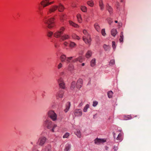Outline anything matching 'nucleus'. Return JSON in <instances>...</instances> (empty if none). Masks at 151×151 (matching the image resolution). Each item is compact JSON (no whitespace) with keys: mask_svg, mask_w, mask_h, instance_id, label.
I'll list each match as a JSON object with an SVG mask.
<instances>
[{"mask_svg":"<svg viewBox=\"0 0 151 151\" xmlns=\"http://www.w3.org/2000/svg\"><path fill=\"white\" fill-rule=\"evenodd\" d=\"M47 18L46 16L45 17V20L44 21V23L47 25L48 28H51L55 26V23L53 21L54 19V18H51L47 19Z\"/></svg>","mask_w":151,"mask_h":151,"instance_id":"nucleus-1","label":"nucleus"},{"mask_svg":"<svg viewBox=\"0 0 151 151\" xmlns=\"http://www.w3.org/2000/svg\"><path fill=\"white\" fill-rule=\"evenodd\" d=\"M83 33L85 35L83 37V40L86 43L90 45L91 41L90 36L88 34L87 31L85 29L83 30Z\"/></svg>","mask_w":151,"mask_h":151,"instance_id":"nucleus-2","label":"nucleus"},{"mask_svg":"<svg viewBox=\"0 0 151 151\" xmlns=\"http://www.w3.org/2000/svg\"><path fill=\"white\" fill-rule=\"evenodd\" d=\"M65 29V28L63 27H61L59 30L56 31L54 34V36L56 38L60 37L63 34V31Z\"/></svg>","mask_w":151,"mask_h":151,"instance_id":"nucleus-3","label":"nucleus"},{"mask_svg":"<svg viewBox=\"0 0 151 151\" xmlns=\"http://www.w3.org/2000/svg\"><path fill=\"white\" fill-rule=\"evenodd\" d=\"M47 140L46 138L44 136H42L39 138L37 144L40 146H43Z\"/></svg>","mask_w":151,"mask_h":151,"instance_id":"nucleus-4","label":"nucleus"},{"mask_svg":"<svg viewBox=\"0 0 151 151\" xmlns=\"http://www.w3.org/2000/svg\"><path fill=\"white\" fill-rule=\"evenodd\" d=\"M48 115L53 121H55L56 120L57 115L53 111H49L48 112Z\"/></svg>","mask_w":151,"mask_h":151,"instance_id":"nucleus-5","label":"nucleus"},{"mask_svg":"<svg viewBox=\"0 0 151 151\" xmlns=\"http://www.w3.org/2000/svg\"><path fill=\"white\" fill-rule=\"evenodd\" d=\"M64 91L63 90H61L58 91L56 94V97L57 99H61L63 97Z\"/></svg>","mask_w":151,"mask_h":151,"instance_id":"nucleus-6","label":"nucleus"},{"mask_svg":"<svg viewBox=\"0 0 151 151\" xmlns=\"http://www.w3.org/2000/svg\"><path fill=\"white\" fill-rule=\"evenodd\" d=\"M44 124L48 129H52V125L51 121L46 119L44 122Z\"/></svg>","mask_w":151,"mask_h":151,"instance_id":"nucleus-7","label":"nucleus"},{"mask_svg":"<svg viewBox=\"0 0 151 151\" xmlns=\"http://www.w3.org/2000/svg\"><path fill=\"white\" fill-rule=\"evenodd\" d=\"M73 112L75 116H81L82 115V111L80 109H76Z\"/></svg>","mask_w":151,"mask_h":151,"instance_id":"nucleus-8","label":"nucleus"},{"mask_svg":"<svg viewBox=\"0 0 151 151\" xmlns=\"http://www.w3.org/2000/svg\"><path fill=\"white\" fill-rule=\"evenodd\" d=\"M58 81L60 87L63 89L65 88V83L63 81V79L60 78L58 80Z\"/></svg>","mask_w":151,"mask_h":151,"instance_id":"nucleus-9","label":"nucleus"},{"mask_svg":"<svg viewBox=\"0 0 151 151\" xmlns=\"http://www.w3.org/2000/svg\"><path fill=\"white\" fill-rule=\"evenodd\" d=\"M58 8V6L54 5L52 6L49 9L47 12V14H49L52 12H55Z\"/></svg>","mask_w":151,"mask_h":151,"instance_id":"nucleus-10","label":"nucleus"},{"mask_svg":"<svg viewBox=\"0 0 151 151\" xmlns=\"http://www.w3.org/2000/svg\"><path fill=\"white\" fill-rule=\"evenodd\" d=\"M83 80L82 79H79L77 81L76 83V88L78 89H80L82 85Z\"/></svg>","mask_w":151,"mask_h":151,"instance_id":"nucleus-11","label":"nucleus"},{"mask_svg":"<svg viewBox=\"0 0 151 151\" xmlns=\"http://www.w3.org/2000/svg\"><path fill=\"white\" fill-rule=\"evenodd\" d=\"M106 142V140L104 139L96 138L94 140L95 143L98 144L101 143H103Z\"/></svg>","mask_w":151,"mask_h":151,"instance_id":"nucleus-12","label":"nucleus"},{"mask_svg":"<svg viewBox=\"0 0 151 151\" xmlns=\"http://www.w3.org/2000/svg\"><path fill=\"white\" fill-rule=\"evenodd\" d=\"M49 0H43L41 2L40 4L43 7H45L49 5Z\"/></svg>","mask_w":151,"mask_h":151,"instance_id":"nucleus-13","label":"nucleus"},{"mask_svg":"<svg viewBox=\"0 0 151 151\" xmlns=\"http://www.w3.org/2000/svg\"><path fill=\"white\" fill-rule=\"evenodd\" d=\"M70 106V102H68L66 104L65 108L64 110L65 112L66 113L69 110Z\"/></svg>","mask_w":151,"mask_h":151,"instance_id":"nucleus-14","label":"nucleus"},{"mask_svg":"<svg viewBox=\"0 0 151 151\" xmlns=\"http://www.w3.org/2000/svg\"><path fill=\"white\" fill-rule=\"evenodd\" d=\"M51 146L50 144H48L45 147V151H51Z\"/></svg>","mask_w":151,"mask_h":151,"instance_id":"nucleus-15","label":"nucleus"},{"mask_svg":"<svg viewBox=\"0 0 151 151\" xmlns=\"http://www.w3.org/2000/svg\"><path fill=\"white\" fill-rule=\"evenodd\" d=\"M106 9L110 14H111L112 13L113 9L111 7L107 4L106 6Z\"/></svg>","mask_w":151,"mask_h":151,"instance_id":"nucleus-16","label":"nucleus"},{"mask_svg":"<svg viewBox=\"0 0 151 151\" xmlns=\"http://www.w3.org/2000/svg\"><path fill=\"white\" fill-rule=\"evenodd\" d=\"M69 36L68 35L64 34L63 35L61 36L60 39L63 41L69 39Z\"/></svg>","mask_w":151,"mask_h":151,"instance_id":"nucleus-17","label":"nucleus"},{"mask_svg":"<svg viewBox=\"0 0 151 151\" xmlns=\"http://www.w3.org/2000/svg\"><path fill=\"white\" fill-rule=\"evenodd\" d=\"M58 6V8L59 12H61L63 11L64 9V8L62 4H60Z\"/></svg>","mask_w":151,"mask_h":151,"instance_id":"nucleus-18","label":"nucleus"},{"mask_svg":"<svg viewBox=\"0 0 151 151\" xmlns=\"http://www.w3.org/2000/svg\"><path fill=\"white\" fill-rule=\"evenodd\" d=\"M71 147V144L69 143L65 145V147L64 151H69Z\"/></svg>","mask_w":151,"mask_h":151,"instance_id":"nucleus-19","label":"nucleus"},{"mask_svg":"<svg viewBox=\"0 0 151 151\" xmlns=\"http://www.w3.org/2000/svg\"><path fill=\"white\" fill-rule=\"evenodd\" d=\"M103 47L106 51H109L110 49V47L109 45H107L106 44H104L103 45Z\"/></svg>","mask_w":151,"mask_h":151,"instance_id":"nucleus-20","label":"nucleus"},{"mask_svg":"<svg viewBox=\"0 0 151 151\" xmlns=\"http://www.w3.org/2000/svg\"><path fill=\"white\" fill-rule=\"evenodd\" d=\"M69 22L70 25L73 27H79L77 24L74 23V22L72 21H69Z\"/></svg>","mask_w":151,"mask_h":151,"instance_id":"nucleus-21","label":"nucleus"},{"mask_svg":"<svg viewBox=\"0 0 151 151\" xmlns=\"http://www.w3.org/2000/svg\"><path fill=\"white\" fill-rule=\"evenodd\" d=\"M111 35L113 36H115L117 33V32L116 29H113L111 31Z\"/></svg>","mask_w":151,"mask_h":151,"instance_id":"nucleus-22","label":"nucleus"},{"mask_svg":"<svg viewBox=\"0 0 151 151\" xmlns=\"http://www.w3.org/2000/svg\"><path fill=\"white\" fill-rule=\"evenodd\" d=\"M99 6L100 7L101 9L103 10L104 9V4L102 0H100L99 1Z\"/></svg>","mask_w":151,"mask_h":151,"instance_id":"nucleus-23","label":"nucleus"},{"mask_svg":"<svg viewBox=\"0 0 151 151\" xmlns=\"http://www.w3.org/2000/svg\"><path fill=\"white\" fill-rule=\"evenodd\" d=\"M92 54V52L90 50H88L86 54V57L88 58H89L91 56Z\"/></svg>","mask_w":151,"mask_h":151,"instance_id":"nucleus-24","label":"nucleus"},{"mask_svg":"<svg viewBox=\"0 0 151 151\" xmlns=\"http://www.w3.org/2000/svg\"><path fill=\"white\" fill-rule=\"evenodd\" d=\"M66 57L65 55H63L61 56L60 58L61 62H63L65 61L66 60Z\"/></svg>","mask_w":151,"mask_h":151,"instance_id":"nucleus-25","label":"nucleus"},{"mask_svg":"<svg viewBox=\"0 0 151 151\" xmlns=\"http://www.w3.org/2000/svg\"><path fill=\"white\" fill-rule=\"evenodd\" d=\"M96 64V59L93 58L91 61V65L92 67H93L95 66Z\"/></svg>","mask_w":151,"mask_h":151,"instance_id":"nucleus-26","label":"nucleus"},{"mask_svg":"<svg viewBox=\"0 0 151 151\" xmlns=\"http://www.w3.org/2000/svg\"><path fill=\"white\" fill-rule=\"evenodd\" d=\"M94 27L95 29L97 31H99L100 30V27L99 24L96 23L94 24Z\"/></svg>","mask_w":151,"mask_h":151,"instance_id":"nucleus-27","label":"nucleus"},{"mask_svg":"<svg viewBox=\"0 0 151 151\" xmlns=\"http://www.w3.org/2000/svg\"><path fill=\"white\" fill-rule=\"evenodd\" d=\"M132 117L131 115H125L124 116V119L127 120L132 119Z\"/></svg>","mask_w":151,"mask_h":151,"instance_id":"nucleus-28","label":"nucleus"},{"mask_svg":"<svg viewBox=\"0 0 151 151\" xmlns=\"http://www.w3.org/2000/svg\"><path fill=\"white\" fill-rule=\"evenodd\" d=\"M77 17L78 22L80 23H81L82 22V18L81 15L80 14H78L77 15Z\"/></svg>","mask_w":151,"mask_h":151,"instance_id":"nucleus-29","label":"nucleus"},{"mask_svg":"<svg viewBox=\"0 0 151 151\" xmlns=\"http://www.w3.org/2000/svg\"><path fill=\"white\" fill-rule=\"evenodd\" d=\"M87 4L91 6H93L94 5L93 2L92 1H88L87 2Z\"/></svg>","mask_w":151,"mask_h":151,"instance_id":"nucleus-30","label":"nucleus"},{"mask_svg":"<svg viewBox=\"0 0 151 151\" xmlns=\"http://www.w3.org/2000/svg\"><path fill=\"white\" fill-rule=\"evenodd\" d=\"M89 104H87L84 107L83 111L84 112H86L87 111V109L89 108Z\"/></svg>","mask_w":151,"mask_h":151,"instance_id":"nucleus-31","label":"nucleus"},{"mask_svg":"<svg viewBox=\"0 0 151 151\" xmlns=\"http://www.w3.org/2000/svg\"><path fill=\"white\" fill-rule=\"evenodd\" d=\"M108 97L109 98H111L112 97L113 93L111 91H109L107 93Z\"/></svg>","mask_w":151,"mask_h":151,"instance_id":"nucleus-32","label":"nucleus"},{"mask_svg":"<svg viewBox=\"0 0 151 151\" xmlns=\"http://www.w3.org/2000/svg\"><path fill=\"white\" fill-rule=\"evenodd\" d=\"M76 134L78 137L80 138L81 137V134L80 130H77Z\"/></svg>","mask_w":151,"mask_h":151,"instance_id":"nucleus-33","label":"nucleus"},{"mask_svg":"<svg viewBox=\"0 0 151 151\" xmlns=\"http://www.w3.org/2000/svg\"><path fill=\"white\" fill-rule=\"evenodd\" d=\"M76 84V83L75 81H73L71 85V88L72 90H73L75 88Z\"/></svg>","mask_w":151,"mask_h":151,"instance_id":"nucleus-34","label":"nucleus"},{"mask_svg":"<svg viewBox=\"0 0 151 151\" xmlns=\"http://www.w3.org/2000/svg\"><path fill=\"white\" fill-rule=\"evenodd\" d=\"M57 127V125L56 124H54L52 125V127L51 129H50L52 132H54L55 131V128Z\"/></svg>","mask_w":151,"mask_h":151,"instance_id":"nucleus-35","label":"nucleus"},{"mask_svg":"<svg viewBox=\"0 0 151 151\" xmlns=\"http://www.w3.org/2000/svg\"><path fill=\"white\" fill-rule=\"evenodd\" d=\"M122 134L120 133H119L118 134L117 137L116 138V139L117 140H120V141H121V140L122 139Z\"/></svg>","mask_w":151,"mask_h":151,"instance_id":"nucleus-36","label":"nucleus"},{"mask_svg":"<svg viewBox=\"0 0 151 151\" xmlns=\"http://www.w3.org/2000/svg\"><path fill=\"white\" fill-rule=\"evenodd\" d=\"M76 45V43L72 42H70V46L71 47H74Z\"/></svg>","mask_w":151,"mask_h":151,"instance_id":"nucleus-37","label":"nucleus"},{"mask_svg":"<svg viewBox=\"0 0 151 151\" xmlns=\"http://www.w3.org/2000/svg\"><path fill=\"white\" fill-rule=\"evenodd\" d=\"M73 57H66V61L67 62V63H68L70 62V60H72V59L73 58Z\"/></svg>","mask_w":151,"mask_h":151,"instance_id":"nucleus-38","label":"nucleus"},{"mask_svg":"<svg viewBox=\"0 0 151 151\" xmlns=\"http://www.w3.org/2000/svg\"><path fill=\"white\" fill-rule=\"evenodd\" d=\"M73 69V66L72 64H69L68 66V69L69 70L71 71Z\"/></svg>","mask_w":151,"mask_h":151,"instance_id":"nucleus-39","label":"nucleus"},{"mask_svg":"<svg viewBox=\"0 0 151 151\" xmlns=\"http://www.w3.org/2000/svg\"><path fill=\"white\" fill-rule=\"evenodd\" d=\"M81 10L84 12H86L87 10V8L86 6H82L81 8Z\"/></svg>","mask_w":151,"mask_h":151,"instance_id":"nucleus-40","label":"nucleus"},{"mask_svg":"<svg viewBox=\"0 0 151 151\" xmlns=\"http://www.w3.org/2000/svg\"><path fill=\"white\" fill-rule=\"evenodd\" d=\"M70 134L68 132L66 133L63 136V138H67L69 136Z\"/></svg>","mask_w":151,"mask_h":151,"instance_id":"nucleus-41","label":"nucleus"},{"mask_svg":"<svg viewBox=\"0 0 151 151\" xmlns=\"http://www.w3.org/2000/svg\"><path fill=\"white\" fill-rule=\"evenodd\" d=\"M107 20L109 24H111L113 22L112 19L110 18H107Z\"/></svg>","mask_w":151,"mask_h":151,"instance_id":"nucleus-42","label":"nucleus"},{"mask_svg":"<svg viewBox=\"0 0 151 151\" xmlns=\"http://www.w3.org/2000/svg\"><path fill=\"white\" fill-rule=\"evenodd\" d=\"M53 34V32H52L51 31H49L48 32L47 35L49 37H51V36Z\"/></svg>","mask_w":151,"mask_h":151,"instance_id":"nucleus-43","label":"nucleus"},{"mask_svg":"<svg viewBox=\"0 0 151 151\" xmlns=\"http://www.w3.org/2000/svg\"><path fill=\"white\" fill-rule=\"evenodd\" d=\"M72 37L74 39H77V40H79L80 39L79 37L76 35H72Z\"/></svg>","mask_w":151,"mask_h":151,"instance_id":"nucleus-44","label":"nucleus"},{"mask_svg":"<svg viewBox=\"0 0 151 151\" xmlns=\"http://www.w3.org/2000/svg\"><path fill=\"white\" fill-rule=\"evenodd\" d=\"M63 67V64L61 63H60L58 65L57 68L58 69H60Z\"/></svg>","mask_w":151,"mask_h":151,"instance_id":"nucleus-45","label":"nucleus"},{"mask_svg":"<svg viewBox=\"0 0 151 151\" xmlns=\"http://www.w3.org/2000/svg\"><path fill=\"white\" fill-rule=\"evenodd\" d=\"M101 34L103 36H105L106 34L105 33V29H103L101 30Z\"/></svg>","mask_w":151,"mask_h":151,"instance_id":"nucleus-46","label":"nucleus"},{"mask_svg":"<svg viewBox=\"0 0 151 151\" xmlns=\"http://www.w3.org/2000/svg\"><path fill=\"white\" fill-rule=\"evenodd\" d=\"M98 104V102L96 101H93V107L96 106Z\"/></svg>","mask_w":151,"mask_h":151,"instance_id":"nucleus-47","label":"nucleus"},{"mask_svg":"<svg viewBox=\"0 0 151 151\" xmlns=\"http://www.w3.org/2000/svg\"><path fill=\"white\" fill-rule=\"evenodd\" d=\"M115 63V61L114 60H110V65H114Z\"/></svg>","mask_w":151,"mask_h":151,"instance_id":"nucleus-48","label":"nucleus"},{"mask_svg":"<svg viewBox=\"0 0 151 151\" xmlns=\"http://www.w3.org/2000/svg\"><path fill=\"white\" fill-rule=\"evenodd\" d=\"M112 47L114 49H115L116 48V43L114 41L112 42Z\"/></svg>","mask_w":151,"mask_h":151,"instance_id":"nucleus-49","label":"nucleus"},{"mask_svg":"<svg viewBox=\"0 0 151 151\" xmlns=\"http://www.w3.org/2000/svg\"><path fill=\"white\" fill-rule=\"evenodd\" d=\"M77 59H78V61L79 62H82V58L81 56H80L78 58H77Z\"/></svg>","mask_w":151,"mask_h":151,"instance_id":"nucleus-50","label":"nucleus"},{"mask_svg":"<svg viewBox=\"0 0 151 151\" xmlns=\"http://www.w3.org/2000/svg\"><path fill=\"white\" fill-rule=\"evenodd\" d=\"M64 15L63 14H62L60 16V19L61 21H62L64 19Z\"/></svg>","mask_w":151,"mask_h":151,"instance_id":"nucleus-51","label":"nucleus"},{"mask_svg":"<svg viewBox=\"0 0 151 151\" xmlns=\"http://www.w3.org/2000/svg\"><path fill=\"white\" fill-rule=\"evenodd\" d=\"M115 151H117L118 149V147L117 146H114L113 148Z\"/></svg>","mask_w":151,"mask_h":151,"instance_id":"nucleus-52","label":"nucleus"},{"mask_svg":"<svg viewBox=\"0 0 151 151\" xmlns=\"http://www.w3.org/2000/svg\"><path fill=\"white\" fill-rule=\"evenodd\" d=\"M78 59H77V58H76L75 59L73 60H72V62L73 63H75L77 61H78Z\"/></svg>","mask_w":151,"mask_h":151,"instance_id":"nucleus-53","label":"nucleus"},{"mask_svg":"<svg viewBox=\"0 0 151 151\" xmlns=\"http://www.w3.org/2000/svg\"><path fill=\"white\" fill-rule=\"evenodd\" d=\"M123 37H121L119 39V41L120 42H123Z\"/></svg>","mask_w":151,"mask_h":151,"instance_id":"nucleus-54","label":"nucleus"},{"mask_svg":"<svg viewBox=\"0 0 151 151\" xmlns=\"http://www.w3.org/2000/svg\"><path fill=\"white\" fill-rule=\"evenodd\" d=\"M120 37H124L123 33V32H122L121 33V35Z\"/></svg>","mask_w":151,"mask_h":151,"instance_id":"nucleus-55","label":"nucleus"},{"mask_svg":"<svg viewBox=\"0 0 151 151\" xmlns=\"http://www.w3.org/2000/svg\"><path fill=\"white\" fill-rule=\"evenodd\" d=\"M63 44L64 45L66 46L68 44V43L67 42H65Z\"/></svg>","mask_w":151,"mask_h":151,"instance_id":"nucleus-56","label":"nucleus"},{"mask_svg":"<svg viewBox=\"0 0 151 151\" xmlns=\"http://www.w3.org/2000/svg\"><path fill=\"white\" fill-rule=\"evenodd\" d=\"M54 3V1H53L51 2H49V5L51 4H52Z\"/></svg>","mask_w":151,"mask_h":151,"instance_id":"nucleus-57","label":"nucleus"},{"mask_svg":"<svg viewBox=\"0 0 151 151\" xmlns=\"http://www.w3.org/2000/svg\"><path fill=\"white\" fill-rule=\"evenodd\" d=\"M108 148H108V147H107V146L106 147H105V149H106V150H108Z\"/></svg>","mask_w":151,"mask_h":151,"instance_id":"nucleus-58","label":"nucleus"},{"mask_svg":"<svg viewBox=\"0 0 151 151\" xmlns=\"http://www.w3.org/2000/svg\"><path fill=\"white\" fill-rule=\"evenodd\" d=\"M83 105V103L81 102V103L79 106H82V105Z\"/></svg>","mask_w":151,"mask_h":151,"instance_id":"nucleus-59","label":"nucleus"},{"mask_svg":"<svg viewBox=\"0 0 151 151\" xmlns=\"http://www.w3.org/2000/svg\"><path fill=\"white\" fill-rule=\"evenodd\" d=\"M85 65L84 63H83L82 64V66H84Z\"/></svg>","mask_w":151,"mask_h":151,"instance_id":"nucleus-60","label":"nucleus"},{"mask_svg":"<svg viewBox=\"0 0 151 151\" xmlns=\"http://www.w3.org/2000/svg\"><path fill=\"white\" fill-rule=\"evenodd\" d=\"M115 22L116 23H117L118 22V21L116 20L115 21Z\"/></svg>","mask_w":151,"mask_h":151,"instance_id":"nucleus-61","label":"nucleus"},{"mask_svg":"<svg viewBox=\"0 0 151 151\" xmlns=\"http://www.w3.org/2000/svg\"><path fill=\"white\" fill-rule=\"evenodd\" d=\"M121 2H123V0H121Z\"/></svg>","mask_w":151,"mask_h":151,"instance_id":"nucleus-62","label":"nucleus"},{"mask_svg":"<svg viewBox=\"0 0 151 151\" xmlns=\"http://www.w3.org/2000/svg\"><path fill=\"white\" fill-rule=\"evenodd\" d=\"M113 134H114V135H115V133H113Z\"/></svg>","mask_w":151,"mask_h":151,"instance_id":"nucleus-63","label":"nucleus"},{"mask_svg":"<svg viewBox=\"0 0 151 151\" xmlns=\"http://www.w3.org/2000/svg\"><path fill=\"white\" fill-rule=\"evenodd\" d=\"M31 144H33V142H31Z\"/></svg>","mask_w":151,"mask_h":151,"instance_id":"nucleus-64","label":"nucleus"}]
</instances>
